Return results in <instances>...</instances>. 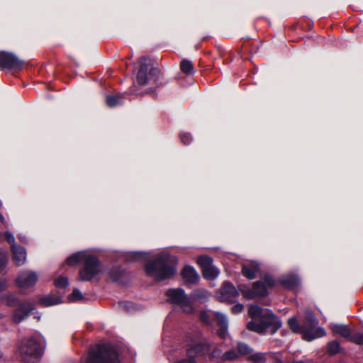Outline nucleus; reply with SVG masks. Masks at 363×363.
Listing matches in <instances>:
<instances>
[{
    "instance_id": "obj_1",
    "label": "nucleus",
    "mask_w": 363,
    "mask_h": 363,
    "mask_svg": "<svg viewBox=\"0 0 363 363\" xmlns=\"http://www.w3.org/2000/svg\"><path fill=\"white\" fill-rule=\"evenodd\" d=\"M248 313L252 320L247 323V328L257 333L265 334L269 332L273 335L282 325L281 320L268 308L250 305Z\"/></svg>"
},
{
    "instance_id": "obj_2",
    "label": "nucleus",
    "mask_w": 363,
    "mask_h": 363,
    "mask_svg": "<svg viewBox=\"0 0 363 363\" xmlns=\"http://www.w3.org/2000/svg\"><path fill=\"white\" fill-rule=\"evenodd\" d=\"M176 264L175 257L162 252L155 261L147 263L145 268L148 276L157 281H162L176 273Z\"/></svg>"
},
{
    "instance_id": "obj_3",
    "label": "nucleus",
    "mask_w": 363,
    "mask_h": 363,
    "mask_svg": "<svg viewBox=\"0 0 363 363\" xmlns=\"http://www.w3.org/2000/svg\"><path fill=\"white\" fill-rule=\"evenodd\" d=\"M43 349L41 338L35 336L28 337L19 342L17 354L23 363H35L42 356Z\"/></svg>"
},
{
    "instance_id": "obj_4",
    "label": "nucleus",
    "mask_w": 363,
    "mask_h": 363,
    "mask_svg": "<svg viewBox=\"0 0 363 363\" xmlns=\"http://www.w3.org/2000/svg\"><path fill=\"white\" fill-rule=\"evenodd\" d=\"M87 363H119L118 354L110 345H99L89 353Z\"/></svg>"
},
{
    "instance_id": "obj_5",
    "label": "nucleus",
    "mask_w": 363,
    "mask_h": 363,
    "mask_svg": "<svg viewBox=\"0 0 363 363\" xmlns=\"http://www.w3.org/2000/svg\"><path fill=\"white\" fill-rule=\"evenodd\" d=\"M318 320L313 313L310 310L305 311L304 322L303 323L302 336L308 341L321 337L325 335L326 333L323 328L318 327Z\"/></svg>"
},
{
    "instance_id": "obj_6",
    "label": "nucleus",
    "mask_w": 363,
    "mask_h": 363,
    "mask_svg": "<svg viewBox=\"0 0 363 363\" xmlns=\"http://www.w3.org/2000/svg\"><path fill=\"white\" fill-rule=\"evenodd\" d=\"M160 75V70L153 67L151 60L145 57L140 60V67L137 74V82L140 85H145L151 80H157Z\"/></svg>"
},
{
    "instance_id": "obj_7",
    "label": "nucleus",
    "mask_w": 363,
    "mask_h": 363,
    "mask_svg": "<svg viewBox=\"0 0 363 363\" xmlns=\"http://www.w3.org/2000/svg\"><path fill=\"white\" fill-rule=\"evenodd\" d=\"M169 301L179 306L184 313H191L194 311L191 298L181 288L169 289L167 293Z\"/></svg>"
},
{
    "instance_id": "obj_8",
    "label": "nucleus",
    "mask_w": 363,
    "mask_h": 363,
    "mask_svg": "<svg viewBox=\"0 0 363 363\" xmlns=\"http://www.w3.org/2000/svg\"><path fill=\"white\" fill-rule=\"evenodd\" d=\"M83 264L84 267L79 272V277L82 281H90L103 271V267L98 259L89 254Z\"/></svg>"
},
{
    "instance_id": "obj_9",
    "label": "nucleus",
    "mask_w": 363,
    "mask_h": 363,
    "mask_svg": "<svg viewBox=\"0 0 363 363\" xmlns=\"http://www.w3.org/2000/svg\"><path fill=\"white\" fill-rule=\"evenodd\" d=\"M210 350L211 344L208 341H194L188 345L186 353L188 356L195 359V357L208 354Z\"/></svg>"
},
{
    "instance_id": "obj_10",
    "label": "nucleus",
    "mask_w": 363,
    "mask_h": 363,
    "mask_svg": "<svg viewBox=\"0 0 363 363\" xmlns=\"http://www.w3.org/2000/svg\"><path fill=\"white\" fill-rule=\"evenodd\" d=\"M238 296V291L229 281L224 282L223 286L217 293L218 298L222 302H234Z\"/></svg>"
},
{
    "instance_id": "obj_11",
    "label": "nucleus",
    "mask_w": 363,
    "mask_h": 363,
    "mask_svg": "<svg viewBox=\"0 0 363 363\" xmlns=\"http://www.w3.org/2000/svg\"><path fill=\"white\" fill-rule=\"evenodd\" d=\"M244 298L252 299L256 297H264L268 294L267 288L262 281H257L252 285V289L246 288L241 290Z\"/></svg>"
},
{
    "instance_id": "obj_12",
    "label": "nucleus",
    "mask_w": 363,
    "mask_h": 363,
    "mask_svg": "<svg viewBox=\"0 0 363 363\" xmlns=\"http://www.w3.org/2000/svg\"><path fill=\"white\" fill-rule=\"evenodd\" d=\"M23 62L18 57L11 52H0V68L13 69L21 68Z\"/></svg>"
},
{
    "instance_id": "obj_13",
    "label": "nucleus",
    "mask_w": 363,
    "mask_h": 363,
    "mask_svg": "<svg viewBox=\"0 0 363 363\" xmlns=\"http://www.w3.org/2000/svg\"><path fill=\"white\" fill-rule=\"evenodd\" d=\"M33 310V305L29 301L19 303L18 307L13 311L12 320L15 323H20L26 318Z\"/></svg>"
},
{
    "instance_id": "obj_14",
    "label": "nucleus",
    "mask_w": 363,
    "mask_h": 363,
    "mask_svg": "<svg viewBox=\"0 0 363 363\" xmlns=\"http://www.w3.org/2000/svg\"><path fill=\"white\" fill-rule=\"evenodd\" d=\"M38 275L33 271H23L16 278V283L19 288L27 289L35 284L38 281Z\"/></svg>"
},
{
    "instance_id": "obj_15",
    "label": "nucleus",
    "mask_w": 363,
    "mask_h": 363,
    "mask_svg": "<svg viewBox=\"0 0 363 363\" xmlns=\"http://www.w3.org/2000/svg\"><path fill=\"white\" fill-rule=\"evenodd\" d=\"M182 277L186 283L197 284L199 276L193 267L186 266L181 272Z\"/></svg>"
},
{
    "instance_id": "obj_16",
    "label": "nucleus",
    "mask_w": 363,
    "mask_h": 363,
    "mask_svg": "<svg viewBox=\"0 0 363 363\" xmlns=\"http://www.w3.org/2000/svg\"><path fill=\"white\" fill-rule=\"evenodd\" d=\"M13 260L16 265H23L26 261V249L21 245H13Z\"/></svg>"
},
{
    "instance_id": "obj_17",
    "label": "nucleus",
    "mask_w": 363,
    "mask_h": 363,
    "mask_svg": "<svg viewBox=\"0 0 363 363\" xmlns=\"http://www.w3.org/2000/svg\"><path fill=\"white\" fill-rule=\"evenodd\" d=\"M260 270L259 265L256 262H250L247 264H242V273L249 279L255 278L256 274Z\"/></svg>"
},
{
    "instance_id": "obj_18",
    "label": "nucleus",
    "mask_w": 363,
    "mask_h": 363,
    "mask_svg": "<svg viewBox=\"0 0 363 363\" xmlns=\"http://www.w3.org/2000/svg\"><path fill=\"white\" fill-rule=\"evenodd\" d=\"M89 255V253L84 251L78 252L77 253H74L69 256L67 259V263L69 265L74 266L76 265L80 262H84L87 256Z\"/></svg>"
},
{
    "instance_id": "obj_19",
    "label": "nucleus",
    "mask_w": 363,
    "mask_h": 363,
    "mask_svg": "<svg viewBox=\"0 0 363 363\" xmlns=\"http://www.w3.org/2000/svg\"><path fill=\"white\" fill-rule=\"evenodd\" d=\"M250 358L252 362H254L255 363H264V362L269 361L274 358H277L278 359L277 357H274V354L261 353V352L252 354L250 357Z\"/></svg>"
},
{
    "instance_id": "obj_20",
    "label": "nucleus",
    "mask_w": 363,
    "mask_h": 363,
    "mask_svg": "<svg viewBox=\"0 0 363 363\" xmlns=\"http://www.w3.org/2000/svg\"><path fill=\"white\" fill-rule=\"evenodd\" d=\"M210 296L211 293L208 292L207 290L203 289H198L194 290L191 294L190 298L191 299L193 298L203 303L207 301Z\"/></svg>"
},
{
    "instance_id": "obj_21",
    "label": "nucleus",
    "mask_w": 363,
    "mask_h": 363,
    "mask_svg": "<svg viewBox=\"0 0 363 363\" xmlns=\"http://www.w3.org/2000/svg\"><path fill=\"white\" fill-rule=\"evenodd\" d=\"M330 328L332 331L335 333L339 334L340 335L346 338H349V337H350L351 331L345 325L332 324Z\"/></svg>"
},
{
    "instance_id": "obj_22",
    "label": "nucleus",
    "mask_w": 363,
    "mask_h": 363,
    "mask_svg": "<svg viewBox=\"0 0 363 363\" xmlns=\"http://www.w3.org/2000/svg\"><path fill=\"white\" fill-rule=\"evenodd\" d=\"M203 276L208 280H213L219 275V270L213 264L202 269Z\"/></svg>"
},
{
    "instance_id": "obj_23",
    "label": "nucleus",
    "mask_w": 363,
    "mask_h": 363,
    "mask_svg": "<svg viewBox=\"0 0 363 363\" xmlns=\"http://www.w3.org/2000/svg\"><path fill=\"white\" fill-rule=\"evenodd\" d=\"M124 94H118L117 95H109L106 96V104L110 107H114L123 103Z\"/></svg>"
},
{
    "instance_id": "obj_24",
    "label": "nucleus",
    "mask_w": 363,
    "mask_h": 363,
    "mask_svg": "<svg viewBox=\"0 0 363 363\" xmlns=\"http://www.w3.org/2000/svg\"><path fill=\"white\" fill-rule=\"evenodd\" d=\"M281 281L286 287L293 288L298 284L299 279L296 275L290 274L283 277Z\"/></svg>"
},
{
    "instance_id": "obj_25",
    "label": "nucleus",
    "mask_w": 363,
    "mask_h": 363,
    "mask_svg": "<svg viewBox=\"0 0 363 363\" xmlns=\"http://www.w3.org/2000/svg\"><path fill=\"white\" fill-rule=\"evenodd\" d=\"M0 301L7 306L11 307L18 302V298L14 294H8L2 295Z\"/></svg>"
},
{
    "instance_id": "obj_26",
    "label": "nucleus",
    "mask_w": 363,
    "mask_h": 363,
    "mask_svg": "<svg viewBox=\"0 0 363 363\" xmlns=\"http://www.w3.org/2000/svg\"><path fill=\"white\" fill-rule=\"evenodd\" d=\"M41 304L45 306H54L60 303L61 298L53 296H46L40 299Z\"/></svg>"
},
{
    "instance_id": "obj_27",
    "label": "nucleus",
    "mask_w": 363,
    "mask_h": 363,
    "mask_svg": "<svg viewBox=\"0 0 363 363\" xmlns=\"http://www.w3.org/2000/svg\"><path fill=\"white\" fill-rule=\"evenodd\" d=\"M288 325L294 333H298L302 334V330H303V325L301 326L299 325L295 317H291L288 320Z\"/></svg>"
},
{
    "instance_id": "obj_28",
    "label": "nucleus",
    "mask_w": 363,
    "mask_h": 363,
    "mask_svg": "<svg viewBox=\"0 0 363 363\" xmlns=\"http://www.w3.org/2000/svg\"><path fill=\"white\" fill-rule=\"evenodd\" d=\"M182 71L186 74H194V70L193 68V65L191 61L187 60H184L182 61L181 65Z\"/></svg>"
},
{
    "instance_id": "obj_29",
    "label": "nucleus",
    "mask_w": 363,
    "mask_h": 363,
    "mask_svg": "<svg viewBox=\"0 0 363 363\" xmlns=\"http://www.w3.org/2000/svg\"><path fill=\"white\" fill-rule=\"evenodd\" d=\"M197 262L203 269L213 264V259L209 256L202 255L198 257Z\"/></svg>"
},
{
    "instance_id": "obj_30",
    "label": "nucleus",
    "mask_w": 363,
    "mask_h": 363,
    "mask_svg": "<svg viewBox=\"0 0 363 363\" xmlns=\"http://www.w3.org/2000/svg\"><path fill=\"white\" fill-rule=\"evenodd\" d=\"M211 313L213 314V315L217 319L218 323L220 326H224V327L228 326V318L225 314L221 313L220 312H216V311H211Z\"/></svg>"
},
{
    "instance_id": "obj_31",
    "label": "nucleus",
    "mask_w": 363,
    "mask_h": 363,
    "mask_svg": "<svg viewBox=\"0 0 363 363\" xmlns=\"http://www.w3.org/2000/svg\"><path fill=\"white\" fill-rule=\"evenodd\" d=\"M68 299L71 302H75L82 300L83 296L79 289H75L73 290L72 293L68 296Z\"/></svg>"
},
{
    "instance_id": "obj_32",
    "label": "nucleus",
    "mask_w": 363,
    "mask_h": 363,
    "mask_svg": "<svg viewBox=\"0 0 363 363\" xmlns=\"http://www.w3.org/2000/svg\"><path fill=\"white\" fill-rule=\"evenodd\" d=\"M238 352L240 354H248L252 352V349L242 342H239L237 345Z\"/></svg>"
},
{
    "instance_id": "obj_33",
    "label": "nucleus",
    "mask_w": 363,
    "mask_h": 363,
    "mask_svg": "<svg viewBox=\"0 0 363 363\" xmlns=\"http://www.w3.org/2000/svg\"><path fill=\"white\" fill-rule=\"evenodd\" d=\"M212 311H210L209 312H207V311H201L200 313V319L202 322H203L204 323L207 324V325H211L212 324V321L211 320V315H213L212 313H211Z\"/></svg>"
},
{
    "instance_id": "obj_34",
    "label": "nucleus",
    "mask_w": 363,
    "mask_h": 363,
    "mask_svg": "<svg viewBox=\"0 0 363 363\" xmlns=\"http://www.w3.org/2000/svg\"><path fill=\"white\" fill-rule=\"evenodd\" d=\"M350 341L356 343V344H363V334L362 333H354L352 334L350 333V337H349Z\"/></svg>"
},
{
    "instance_id": "obj_35",
    "label": "nucleus",
    "mask_w": 363,
    "mask_h": 363,
    "mask_svg": "<svg viewBox=\"0 0 363 363\" xmlns=\"http://www.w3.org/2000/svg\"><path fill=\"white\" fill-rule=\"evenodd\" d=\"M339 350L340 345L337 342L333 341L328 344V350L330 354H335L338 352Z\"/></svg>"
},
{
    "instance_id": "obj_36",
    "label": "nucleus",
    "mask_w": 363,
    "mask_h": 363,
    "mask_svg": "<svg viewBox=\"0 0 363 363\" xmlns=\"http://www.w3.org/2000/svg\"><path fill=\"white\" fill-rule=\"evenodd\" d=\"M146 254L143 252H132L128 255L129 261H137L142 259H145Z\"/></svg>"
},
{
    "instance_id": "obj_37",
    "label": "nucleus",
    "mask_w": 363,
    "mask_h": 363,
    "mask_svg": "<svg viewBox=\"0 0 363 363\" xmlns=\"http://www.w3.org/2000/svg\"><path fill=\"white\" fill-rule=\"evenodd\" d=\"M69 284L68 279L66 277H60L55 281V285L59 288H65Z\"/></svg>"
},
{
    "instance_id": "obj_38",
    "label": "nucleus",
    "mask_w": 363,
    "mask_h": 363,
    "mask_svg": "<svg viewBox=\"0 0 363 363\" xmlns=\"http://www.w3.org/2000/svg\"><path fill=\"white\" fill-rule=\"evenodd\" d=\"M263 284L267 286V288L272 287L275 286L276 281L271 275H265L263 279Z\"/></svg>"
},
{
    "instance_id": "obj_39",
    "label": "nucleus",
    "mask_w": 363,
    "mask_h": 363,
    "mask_svg": "<svg viewBox=\"0 0 363 363\" xmlns=\"http://www.w3.org/2000/svg\"><path fill=\"white\" fill-rule=\"evenodd\" d=\"M238 357V353L234 350L225 352L223 355L224 360H233Z\"/></svg>"
},
{
    "instance_id": "obj_40",
    "label": "nucleus",
    "mask_w": 363,
    "mask_h": 363,
    "mask_svg": "<svg viewBox=\"0 0 363 363\" xmlns=\"http://www.w3.org/2000/svg\"><path fill=\"white\" fill-rule=\"evenodd\" d=\"M180 139L184 145H188L191 141V136L189 133H182Z\"/></svg>"
},
{
    "instance_id": "obj_41",
    "label": "nucleus",
    "mask_w": 363,
    "mask_h": 363,
    "mask_svg": "<svg viewBox=\"0 0 363 363\" xmlns=\"http://www.w3.org/2000/svg\"><path fill=\"white\" fill-rule=\"evenodd\" d=\"M5 237L8 242L11 245V247L12 248L13 245H16L15 243V238L13 235L10 232L5 233Z\"/></svg>"
},
{
    "instance_id": "obj_42",
    "label": "nucleus",
    "mask_w": 363,
    "mask_h": 363,
    "mask_svg": "<svg viewBox=\"0 0 363 363\" xmlns=\"http://www.w3.org/2000/svg\"><path fill=\"white\" fill-rule=\"evenodd\" d=\"M244 309V306L241 303H237L232 308V312L235 314L240 313Z\"/></svg>"
},
{
    "instance_id": "obj_43",
    "label": "nucleus",
    "mask_w": 363,
    "mask_h": 363,
    "mask_svg": "<svg viewBox=\"0 0 363 363\" xmlns=\"http://www.w3.org/2000/svg\"><path fill=\"white\" fill-rule=\"evenodd\" d=\"M175 363H198L197 361L189 356H187L186 357L182 358L179 361H177Z\"/></svg>"
},
{
    "instance_id": "obj_44",
    "label": "nucleus",
    "mask_w": 363,
    "mask_h": 363,
    "mask_svg": "<svg viewBox=\"0 0 363 363\" xmlns=\"http://www.w3.org/2000/svg\"><path fill=\"white\" fill-rule=\"evenodd\" d=\"M218 334L221 338L225 339L228 335V327L220 326Z\"/></svg>"
},
{
    "instance_id": "obj_45",
    "label": "nucleus",
    "mask_w": 363,
    "mask_h": 363,
    "mask_svg": "<svg viewBox=\"0 0 363 363\" xmlns=\"http://www.w3.org/2000/svg\"><path fill=\"white\" fill-rule=\"evenodd\" d=\"M121 307L125 308L128 311H130L133 309V305L131 303L129 302H122L121 303Z\"/></svg>"
},
{
    "instance_id": "obj_46",
    "label": "nucleus",
    "mask_w": 363,
    "mask_h": 363,
    "mask_svg": "<svg viewBox=\"0 0 363 363\" xmlns=\"http://www.w3.org/2000/svg\"><path fill=\"white\" fill-rule=\"evenodd\" d=\"M7 287L6 280L4 278H0V292L5 290Z\"/></svg>"
},
{
    "instance_id": "obj_47",
    "label": "nucleus",
    "mask_w": 363,
    "mask_h": 363,
    "mask_svg": "<svg viewBox=\"0 0 363 363\" xmlns=\"http://www.w3.org/2000/svg\"><path fill=\"white\" fill-rule=\"evenodd\" d=\"M6 259V255L3 253H0V267L5 264Z\"/></svg>"
},
{
    "instance_id": "obj_48",
    "label": "nucleus",
    "mask_w": 363,
    "mask_h": 363,
    "mask_svg": "<svg viewBox=\"0 0 363 363\" xmlns=\"http://www.w3.org/2000/svg\"><path fill=\"white\" fill-rule=\"evenodd\" d=\"M0 220L4 225H6V220L1 213H0Z\"/></svg>"
},
{
    "instance_id": "obj_49",
    "label": "nucleus",
    "mask_w": 363,
    "mask_h": 363,
    "mask_svg": "<svg viewBox=\"0 0 363 363\" xmlns=\"http://www.w3.org/2000/svg\"><path fill=\"white\" fill-rule=\"evenodd\" d=\"M293 363H306V361H303V360H300V361H296V362H294Z\"/></svg>"
},
{
    "instance_id": "obj_50",
    "label": "nucleus",
    "mask_w": 363,
    "mask_h": 363,
    "mask_svg": "<svg viewBox=\"0 0 363 363\" xmlns=\"http://www.w3.org/2000/svg\"><path fill=\"white\" fill-rule=\"evenodd\" d=\"M4 317V315L1 313H0V319L3 318Z\"/></svg>"
},
{
    "instance_id": "obj_51",
    "label": "nucleus",
    "mask_w": 363,
    "mask_h": 363,
    "mask_svg": "<svg viewBox=\"0 0 363 363\" xmlns=\"http://www.w3.org/2000/svg\"><path fill=\"white\" fill-rule=\"evenodd\" d=\"M1 206H2V203H1V201H0V208H1Z\"/></svg>"
}]
</instances>
